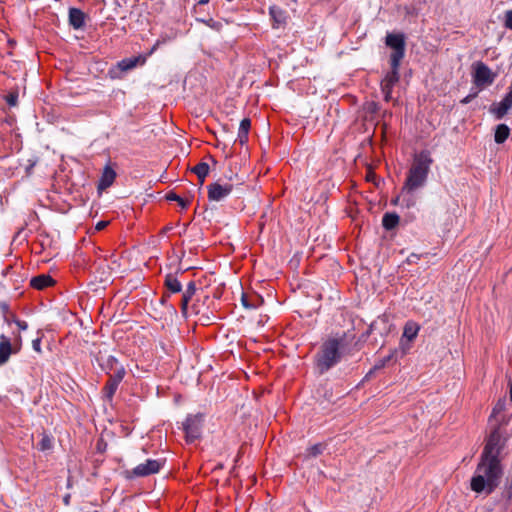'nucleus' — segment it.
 I'll list each match as a JSON object with an SVG mask.
<instances>
[{
	"label": "nucleus",
	"mask_w": 512,
	"mask_h": 512,
	"mask_svg": "<svg viewBox=\"0 0 512 512\" xmlns=\"http://www.w3.org/2000/svg\"><path fill=\"white\" fill-rule=\"evenodd\" d=\"M354 339L355 334L351 331L337 332L328 336L314 356L316 370L324 374L336 366L344 355L351 353L350 345Z\"/></svg>",
	"instance_id": "1"
},
{
	"label": "nucleus",
	"mask_w": 512,
	"mask_h": 512,
	"mask_svg": "<svg viewBox=\"0 0 512 512\" xmlns=\"http://www.w3.org/2000/svg\"><path fill=\"white\" fill-rule=\"evenodd\" d=\"M503 471L499 458L480 459L474 476L471 479V489L476 493L491 494L500 484Z\"/></svg>",
	"instance_id": "2"
},
{
	"label": "nucleus",
	"mask_w": 512,
	"mask_h": 512,
	"mask_svg": "<svg viewBox=\"0 0 512 512\" xmlns=\"http://www.w3.org/2000/svg\"><path fill=\"white\" fill-rule=\"evenodd\" d=\"M432 163L433 159L428 150H422L420 153L416 154L412 166L408 171L403 190L411 193L424 186Z\"/></svg>",
	"instance_id": "3"
},
{
	"label": "nucleus",
	"mask_w": 512,
	"mask_h": 512,
	"mask_svg": "<svg viewBox=\"0 0 512 512\" xmlns=\"http://www.w3.org/2000/svg\"><path fill=\"white\" fill-rule=\"evenodd\" d=\"M385 44L392 52L390 54V65L400 66L401 61L405 57L406 42L403 33H387Z\"/></svg>",
	"instance_id": "4"
},
{
	"label": "nucleus",
	"mask_w": 512,
	"mask_h": 512,
	"mask_svg": "<svg viewBox=\"0 0 512 512\" xmlns=\"http://www.w3.org/2000/svg\"><path fill=\"white\" fill-rule=\"evenodd\" d=\"M164 465L161 459H147L145 463H140L131 470L124 471V477L128 480L140 477H147L158 473Z\"/></svg>",
	"instance_id": "5"
},
{
	"label": "nucleus",
	"mask_w": 512,
	"mask_h": 512,
	"mask_svg": "<svg viewBox=\"0 0 512 512\" xmlns=\"http://www.w3.org/2000/svg\"><path fill=\"white\" fill-rule=\"evenodd\" d=\"M204 415L201 413L188 415L183 422V430L185 432L186 441L189 443L199 439L202 432Z\"/></svg>",
	"instance_id": "6"
},
{
	"label": "nucleus",
	"mask_w": 512,
	"mask_h": 512,
	"mask_svg": "<svg viewBox=\"0 0 512 512\" xmlns=\"http://www.w3.org/2000/svg\"><path fill=\"white\" fill-rule=\"evenodd\" d=\"M473 83L480 88L491 85L495 78L496 74L491 71V69L483 62L478 61L473 64Z\"/></svg>",
	"instance_id": "7"
},
{
	"label": "nucleus",
	"mask_w": 512,
	"mask_h": 512,
	"mask_svg": "<svg viewBox=\"0 0 512 512\" xmlns=\"http://www.w3.org/2000/svg\"><path fill=\"white\" fill-rule=\"evenodd\" d=\"M503 449V444H501V434L499 431V427H495L486 440V444L484 446L483 452L481 454L482 458H490L496 457L499 458V454Z\"/></svg>",
	"instance_id": "8"
},
{
	"label": "nucleus",
	"mask_w": 512,
	"mask_h": 512,
	"mask_svg": "<svg viewBox=\"0 0 512 512\" xmlns=\"http://www.w3.org/2000/svg\"><path fill=\"white\" fill-rule=\"evenodd\" d=\"M125 375L126 370L123 366L117 368V371H115L113 374H108L109 378L102 389L103 396L107 401H112L113 396L115 395L118 386L122 382Z\"/></svg>",
	"instance_id": "9"
},
{
	"label": "nucleus",
	"mask_w": 512,
	"mask_h": 512,
	"mask_svg": "<svg viewBox=\"0 0 512 512\" xmlns=\"http://www.w3.org/2000/svg\"><path fill=\"white\" fill-rule=\"evenodd\" d=\"M140 56L124 58L121 61L117 62V64L111 67L108 71V75L111 79H121L123 73L128 72L134 69L140 61Z\"/></svg>",
	"instance_id": "10"
},
{
	"label": "nucleus",
	"mask_w": 512,
	"mask_h": 512,
	"mask_svg": "<svg viewBox=\"0 0 512 512\" xmlns=\"http://www.w3.org/2000/svg\"><path fill=\"white\" fill-rule=\"evenodd\" d=\"M234 186L230 183L220 184L211 183L207 186L208 199L214 202H220L231 194Z\"/></svg>",
	"instance_id": "11"
},
{
	"label": "nucleus",
	"mask_w": 512,
	"mask_h": 512,
	"mask_svg": "<svg viewBox=\"0 0 512 512\" xmlns=\"http://www.w3.org/2000/svg\"><path fill=\"white\" fill-rule=\"evenodd\" d=\"M190 312V315L198 316V320L206 325L209 324L214 318L213 313L209 310L205 303L200 302L199 300L190 306Z\"/></svg>",
	"instance_id": "12"
},
{
	"label": "nucleus",
	"mask_w": 512,
	"mask_h": 512,
	"mask_svg": "<svg viewBox=\"0 0 512 512\" xmlns=\"http://www.w3.org/2000/svg\"><path fill=\"white\" fill-rule=\"evenodd\" d=\"M390 66H391V70L385 75V77L381 81V89L393 90V87L399 82L400 66H395V65H390Z\"/></svg>",
	"instance_id": "13"
},
{
	"label": "nucleus",
	"mask_w": 512,
	"mask_h": 512,
	"mask_svg": "<svg viewBox=\"0 0 512 512\" xmlns=\"http://www.w3.org/2000/svg\"><path fill=\"white\" fill-rule=\"evenodd\" d=\"M510 109H512V101L504 97L499 103H493L491 105L490 112L494 114L497 119H502Z\"/></svg>",
	"instance_id": "14"
},
{
	"label": "nucleus",
	"mask_w": 512,
	"mask_h": 512,
	"mask_svg": "<svg viewBox=\"0 0 512 512\" xmlns=\"http://www.w3.org/2000/svg\"><path fill=\"white\" fill-rule=\"evenodd\" d=\"M69 24L74 29H81L85 25V13L79 9L72 7L69 9Z\"/></svg>",
	"instance_id": "15"
},
{
	"label": "nucleus",
	"mask_w": 512,
	"mask_h": 512,
	"mask_svg": "<svg viewBox=\"0 0 512 512\" xmlns=\"http://www.w3.org/2000/svg\"><path fill=\"white\" fill-rule=\"evenodd\" d=\"M269 14L273 21V28H279L281 26L286 25L287 22V14L286 12L278 6H271L269 8Z\"/></svg>",
	"instance_id": "16"
},
{
	"label": "nucleus",
	"mask_w": 512,
	"mask_h": 512,
	"mask_svg": "<svg viewBox=\"0 0 512 512\" xmlns=\"http://www.w3.org/2000/svg\"><path fill=\"white\" fill-rule=\"evenodd\" d=\"M116 178V172L110 166H105L100 180L98 182V190H105L109 188Z\"/></svg>",
	"instance_id": "17"
},
{
	"label": "nucleus",
	"mask_w": 512,
	"mask_h": 512,
	"mask_svg": "<svg viewBox=\"0 0 512 512\" xmlns=\"http://www.w3.org/2000/svg\"><path fill=\"white\" fill-rule=\"evenodd\" d=\"M164 286L170 293H179L183 289L182 282L177 273H168L164 279Z\"/></svg>",
	"instance_id": "18"
},
{
	"label": "nucleus",
	"mask_w": 512,
	"mask_h": 512,
	"mask_svg": "<svg viewBox=\"0 0 512 512\" xmlns=\"http://www.w3.org/2000/svg\"><path fill=\"white\" fill-rule=\"evenodd\" d=\"M54 283H55V280L48 274H41V275L33 277L30 280L31 287H33L37 290H43L47 287L53 286Z\"/></svg>",
	"instance_id": "19"
},
{
	"label": "nucleus",
	"mask_w": 512,
	"mask_h": 512,
	"mask_svg": "<svg viewBox=\"0 0 512 512\" xmlns=\"http://www.w3.org/2000/svg\"><path fill=\"white\" fill-rule=\"evenodd\" d=\"M97 360L99 361L102 370H104L106 374H113L115 371H117V368L121 366L118 360L112 355H109L106 359L98 358Z\"/></svg>",
	"instance_id": "20"
},
{
	"label": "nucleus",
	"mask_w": 512,
	"mask_h": 512,
	"mask_svg": "<svg viewBox=\"0 0 512 512\" xmlns=\"http://www.w3.org/2000/svg\"><path fill=\"white\" fill-rule=\"evenodd\" d=\"M263 298L259 295L255 294L252 296H248L245 293H242L241 303L247 309H255L263 304Z\"/></svg>",
	"instance_id": "21"
},
{
	"label": "nucleus",
	"mask_w": 512,
	"mask_h": 512,
	"mask_svg": "<svg viewBox=\"0 0 512 512\" xmlns=\"http://www.w3.org/2000/svg\"><path fill=\"white\" fill-rule=\"evenodd\" d=\"M0 341V365L6 363L11 355L12 347L10 340L2 335Z\"/></svg>",
	"instance_id": "22"
},
{
	"label": "nucleus",
	"mask_w": 512,
	"mask_h": 512,
	"mask_svg": "<svg viewBox=\"0 0 512 512\" xmlns=\"http://www.w3.org/2000/svg\"><path fill=\"white\" fill-rule=\"evenodd\" d=\"M420 330V326L414 321L406 322L403 329V337H405L408 341H413Z\"/></svg>",
	"instance_id": "23"
},
{
	"label": "nucleus",
	"mask_w": 512,
	"mask_h": 512,
	"mask_svg": "<svg viewBox=\"0 0 512 512\" xmlns=\"http://www.w3.org/2000/svg\"><path fill=\"white\" fill-rule=\"evenodd\" d=\"M510 135V128L506 124H499L495 128L494 141L503 144Z\"/></svg>",
	"instance_id": "24"
},
{
	"label": "nucleus",
	"mask_w": 512,
	"mask_h": 512,
	"mask_svg": "<svg viewBox=\"0 0 512 512\" xmlns=\"http://www.w3.org/2000/svg\"><path fill=\"white\" fill-rule=\"evenodd\" d=\"M209 169V165L206 162H200L191 169V171L197 175L200 185L204 184L209 174Z\"/></svg>",
	"instance_id": "25"
},
{
	"label": "nucleus",
	"mask_w": 512,
	"mask_h": 512,
	"mask_svg": "<svg viewBox=\"0 0 512 512\" xmlns=\"http://www.w3.org/2000/svg\"><path fill=\"white\" fill-rule=\"evenodd\" d=\"M399 216L396 213H385L382 218V225L386 230H392L399 224Z\"/></svg>",
	"instance_id": "26"
},
{
	"label": "nucleus",
	"mask_w": 512,
	"mask_h": 512,
	"mask_svg": "<svg viewBox=\"0 0 512 512\" xmlns=\"http://www.w3.org/2000/svg\"><path fill=\"white\" fill-rule=\"evenodd\" d=\"M165 198L168 200V201H175L177 202L181 208L183 209H186L188 208V206L190 205L191 201L188 200V199H184L182 197H180L179 195H177L175 192H169L166 194Z\"/></svg>",
	"instance_id": "27"
},
{
	"label": "nucleus",
	"mask_w": 512,
	"mask_h": 512,
	"mask_svg": "<svg viewBox=\"0 0 512 512\" xmlns=\"http://www.w3.org/2000/svg\"><path fill=\"white\" fill-rule=\"evenodd\" d=\"M53 447V438L48 434H42V438L38 443V449L40 451H47Z\"/></svg>",
	"instance_id": "28"
},
{
	"label": "nucleus",
	"mask_w": 512,
	"mask_h": 512,
	"mask_svg": "<svg viewBox=\"0 0 512 512\" xmlns=\"http://www.w3.org/2000/svg\"><path fill=\"white\" fill-rule=\"evenodd\" d=\"M325 449V446L321 443H317L313 446H311L308 450H307V456L308 457H317L319 456L320 454H322V452L324 451Z\"/></svg>",
	"instance_id": "29"
},
{
	"label": "nucleus",
	"mask_w": 512,
	"mask_h": 512,
	"mask_svg": "<svg viewBox=\"0 0 512 512\" xmlns=\"http://www.w3.org/2000/svg\"><path fill=\"white\" fill-rule=\"evenodd\" d=\"M196 290H197V288H196L195 282L194 281H189L186 284V288L183 291L182 296H185L186 298L192 299L195 296Z\"/></svg>",
	"instance_id": "30"
},
{
	"label": "nucleus",
	"mask_w": 512,
	"mask_h": 512,
	"mask_svg": "<svg viewBox=\"0 0 512 512\" xmlns=\"http://www.w3.org/2000/svg\"><path fill=\"white\" fill-rule=\"evenodd\" d=\"M190 301H191V299L186 298L185 296H182V298H181L180 308H181V312L184 317L190 316V313H191L190 306H189Z\"/></svg>",
	"instance_id": "31"
},
{
	"label": "nucleus",
	"mask_w": 512,
	"mask_h": 512,
	"mask_svg": "<svg viewBox=\"0 0 512 512\" xmlns=\"http://www.w3.org/2000/svg\"><path fill=\"white\" fill-rule=\"evenodd\" d=\"M5 100L10 107H15L18 104V92L11 91L5 96Z\"/></svg>",
	"instance_id": "32"
},
{
	"label": "nucleus",
	"mask_w": 512,
	"mask_h": 512,
	"mask_svg": "<svg viewBox=\"0 0 512 512\" xmlns=\"http://www.w3.org/2000/svg\"><path fill=\"white\" fill-rule=\"evenodd\" d=\"M251 128V120L249 118H244L241 120L239 125V133H249Z\"/></svg>",
	"instance_id": "33"
},
{
	"label": "nucleus",
	"mask_w": 512,
	"mask_h": 512,
	"mask_svg": "<svg viewBox=\"0 0 512 512\" xmlns=\"http://www.w3.org/2000/svg\"><path fill=\"white\" fill-rule=\"evenodd\" d=\"M504 25L507 29L512 30V9L505 12Z\"/></svg>",
	"instance_id": "34"
},
{
	"label": "nucleus",
	"mask_w": 512,
	"mask_h": 512,
	"mask_svg": "<svg viewBox=\"0 0 512 512\" xmlns=\"http://www.w3.org/2000/svg\"><path fill=\"white\" fill-rule=\"evenodd\" d=\"M379 110V105L378 103L372 101L370 103L367 104V111L370 112V113H376L377 111Z\"/></svg>",
	"instance_id": "35"
},
{
	"label": "nucleus",
	"mask_w": 512,
	"mask_h": 512,
	"mask_svg": "<svg viewBox=\"0 0 512 512\" xmlns=\"http://www.w3.org/2000/svg\"><path fill=\"white\" fill-rule=\"evenodd\" d=\"M32 347L37 353H41V338H36L32 341Z\"/></svg>",
	"instance_id": "36"
},
{
	"label": "nucleus",
	"mask_w": 512,
	"mask_h": 512,
	"mask_svg": "<svg viewBox=\"0 0 512 512\" xmlns=\"http://www.w3.org/2000/svg\"><path fill=\"white\" fill-rule=\"evenodd\" d=\"M238 141L241 145H244L248 141V133H239L238 132Z\"/></svg>",
	"instance_id": "37"
},
{
	"label": "nucleus",
	"mask_w": 512,
	"mask_h": 512,
	"mask_svg": "<svg viewBox=\"0 0 512 512\" xmlns=\"http://www.w3.org/2000/svg\"><path fill=\"white\" fill-rule=\"evenodd\" d=\"M384 94V100L389 102L392 99V90L391 89H381Z\"/></svg>",
	"instance_id": "38"
},
{
	"label": "nucleus",
	"mask_w": 512,
	"mask_h": 512,
	"mask_svg": "<svg viewBox=\"0 0 512 512\" xmlns=\"http://www.w3.org/2000/svg\"><path fill=\"white\" fill-rule=\"evenodd\" d=\"M477 96V93L469 94L466 97H464L460 103L461 104H468L470 103L475 97Z\"/></svg>",
	"instance_id": "39"
},
{
	"label": "nucleus",
	"mask_w": 512,
	"mask_h": 512,
	"mask_svg": "<svg viewBox=\"0 0 512 512\" xmlns=\"http://www.w3.org/2000/svg\"><path fill=\"white\" fill-rule=\"evenodd\" d=\"M15 323L20 330L24 331L28 328V324L25 321L15 320Z\"/></svg>",
	"instance_id": "40"
},
{
	"label": "nucleus",
	"mask_w": 512,
	"mask_h": 512,
	"mask_svg": "<svg viewBox=\"0 0 512 512\" xmlns=\"http://www.w3.org/2000/svg\"><path fill=\"white\" fill-rule=\"evenodd\" d=\"M108 225V222L107 221H99L96 226H95V229L97 231H101L103 230L104 228H106V226Z\"/></svg>",
	"instance_id": "41"
},
{
	"label": "nucleus",
	"mask_w": 512,
	"mask_h": 512,
	"mask_svg": "<svg viewBox=\"0 0 512 512\" xmlns=\"http://www.w3.org/2000/svg\"><path fill=\"white\" fill-rule=\"evenodd\" d=\"M419 259V256L416 255V254H411L408 258H407V261L409 263H416V261Z\"/></svg>",
	"instance_id": "42"
},
{
	"label": "nucleus",
	"mask_w": 512,
	"mask_h": 512,
	"mask_svg": "<svg viewBox=\"0 0 512 512\" xmlns=\"http://www.w3.org/2000/svg\"><path fill=\"white\" fill-rule=\"evenodd\" d=\"M373 329H374V324L372 323V324L369 326L368 330H367V331L362 335V338H367V337H369V336H370V334L372 333Z\"/></svg>",
	"instance_id": "43"
},
{
	"label": "nucleus",
	"mask_w": 512,
	"mask_h": 512,
	"mask_svg": "<svg viewBox=\"0 0 512 512\" xmlns=\"http://www.w3.org/2000/svg\"><path fill=\"white\" fill-rule=\"evenodd\" d=\"M373 329H374V324L372 323V324L369 326L368 330H367V331L362 335V338H367V337H369V336H370V334L372 333Z\"/></svg>",
	"instance_id": "44"
},
{
	"label": "nucleus",
	"mask_w": 512,
	"mask_h": 512,
	"mask_svg": "<svg viewBox=\"0 0 512 512\" xmlns=\"http://www.w3.org/2000/svg\"><path fill=\"white\" fill-rule=\"evenodd\" d=\"M163 43H165V40H157L151 49V53H153Z\"/></svg>",
	"instance_id": "45"
},
{
	"label": "nucleus",
	"mask_w": 512,
	"mask_h": 512,
	"mask_svg": "<svg viewBox=\"0 0 512 512\" xmlns=\"http://www.w3.org/2000/svg\"><path fill=\"white\" fill-rule=\"evenodd\" d=\"M70 498H71L70 494H67L64 496L63 502L66 506H68L70 504Z\"/></svg>",
	"instance_id": "46"
},
{
	"label": "nucleus",
	"mask_w": 512,
	"mask_h": 512,
	"mask_svg": "<svg viewBox=\"0 0 512 512\" xmlns=\"http://www.w3.org/2000/svg\"><path fill=\"white\" fill-rule=\"evenodd\" d=\"M505 97H507L508 99H510L512 101V86L510 87L508 93L505 95Z\"/></svg>",
	"instance_id": "47"
},
{
	"label": "nucleus",
	"mask_w": 512,
	"mask_h": 512,
	"mask_svg": "<svg viewBox=\"0 0 512 512\" xmlns=\"http://www.w3.org/2000/svg\"><path fill=\"white\" fill-rule=\"evenodd\" d=\"M210 0H198V4L199 5H205L209 2Z\"/></svg>",
	"instance_id": "48"
},
{
	"label": "nucleus",
	"mask_w": 512,
	"mask_h": 512,
	"mask_svg": "<svg viewBox=\"0 0 512 512\" xmlns=\"http://www.w3.org/2000/svg\"><path fill=\"white\" fill-rule=\"evenodd\" d=\"M223 468V464L219 463L217 464V466L215 467V469H222Z\"/></svg>",
	"instance_id": "49"
},
{
	"label": "nucleus",
	"mask_w": 512,
	"mask_h": 512,
	"mask_svg": "<svg viewBox=\"0 0 512 512\" xmlns=\"http://www.w3.org/2000/svg\"><path fill=\"white\" fill-rule=\"evenodd\" d=\"M398 200H399V198L397 197V198H395L394 200H392V203H393V204H397Z\"/></svg>",
	"instance_id": "50"
},
{
	"label": "nucleus",
	"mask_w": 512,
	"mask_h": 512,
	"mask_svg": "<svg viewBox=\"0 0 512 512\" xmlns=\"http://www.w3.org/2000/svg\"><path fill=\"white\" fill-rule=\"evenodd\" d=\"M160 301H161V303H164V302L166 301L165 296H162V298H161V300H160Z\"/></svg>",
	"instance_id": "51"
},
{
	"label": "nucleus",
	"mask_w": 512,
	"mask_h": 512,
	"mask_svg": "<svg viewBox=\"0 0 512 512\" xmlns=\"http://www.w3.org/2000/svg\"><path fill=\"white\" fill-rule=\"evenodd\" d=\"M510 399H511V401H512V385H511V387H510Z\"/></svg>",
	"instance_id": "52"
},
{
	"label": "nucleus",
	"mask_w": 512,
	"mask_h": 512,
	"mask_svg": "<svg viewBox=\"0 0 512 512\" xmlns=\"http://www.w3.org/2000/svg\"><path fill=\"white\" fill-rule=\"evenodd\" d=\"M373 373V370L369 371V373L366 375V377H368L369 375H371Z\"/></svg>",
	"instance_id": "53"
}]
</instances>
